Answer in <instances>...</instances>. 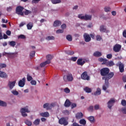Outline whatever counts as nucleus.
<instances>
[{
    "label": "nucleus",
    "mask_w": 126,
    "mask_h": 126,
    "mask_svg": "<svg viewBox=\"0 0 126 126\" xmlns=\"http://www.w3.org/2000/svg\"><path fill=\"white\" fill-rule=\"evenodd\" d=\"M79 124H80V125H83V126L80 125L76 123H73L72 126H85V125H86V120L84 119L80 120L79 121Z\"/></svg>",
    "instance_id": "obj_7"
},
{
    "label": "nucleus",
    "mask_w": 126,
    "mask_h": 126,
    "mask_svg": "<svg viewBox=\"0 0 126 126\" xmlns=\"http://www.w3.org/2000/svg\"><path fill=\"white\" fill-rule=\"evenodd\" d=\"M77 63L78 65H83L85 63V61H83V59L82 58H80L77 60Z\"/></svg>",
    "instance_id": "obj_19"
},
{
    "label": "nucleus",
    "mask_w": 126,
    "mask_h": 126,
    "mask_svg": "<svg viewBox=\"0 0 126 126\" xmlns=\"http://www.w3.org/2000/svg\"><path fill=\"white\" fill-rule=\"evenodd\" d=\"M122 112L123 114L126 115V107L123 108L122 109Z\"/></svg>",
    "instance_id": "obj_53"
},
{
    "label": "nucleus",
    "mask_w": 126,
    "mask_h": 126,
    "mask_svg": "<svg viewBox=\"0 0 126 126\" xmlns=\"http://www.w3.org/2000/svg\"><path fill=\"white\" fill-rule=\"evenodd\" d=\"M57 34H60V33H63V30H58L56 31Z\"/></svg>",
    "instance_id": "obj_54"
},
{
    "label": "nucleus",
    "mask_w": 126,
    "mask_h": 126,
    "mask_svg": "<svg viewBox=\"0 0 126 126\" xmlns=\"http://www.w3.org/2000/svg\"><path fill=\"white\" fill-rule=\"evenodd\" d=\"M56 105H57V103L56 102H52L50 104H49V107H51V110H52V108H54L56 107Z\"/></svg>",
    "instance_id": "obj_43"
},
{
    "label": "nucleus",
    "mask_w": 126,
    "mask_h": 126,
    "mask_svg": "<svg viewBox=\"0 0 126 126\" xmlns=\"http://www.w3.org/2000/svg\"><path fill=\"white\" fill-rule=\"evenodd\" d=\"M94 57L95 58H99L102 56V53L99 51H95L93 54Z\"/></svg>",
    "instance_id": "obj_23"
},
{
    "label": "nucleus",
    "mask_w": 126,
    "mask_h": 126,
    "mask_svg": "<svg viewBox=\"0 0 126 126\" xmlns=\"http://www.w3.org/2000/svg\"><path fill=\"white\" fill-rule=\"evenodd\" d=\"M11 93H12V94L13 95H14L15 96H17V95H18V94H19V93H18V92H17V91H15V90L12 91Z\"/></svg>",
    "instance_id": "obj_42"
},
{
    "label": "nucleus",
    "mask_w": 126,
    "mask_h": 126,
    "mask_svg": "<svg viewBox=\"0 0 126 126\" xmlns=\"http://www.w3.org/2000/svg\"><path fill=\"white\" fill-rule=\"evenodd\" d=\"M40 115L41 116V117H43L44 118H48L50 117V114L48 112L41 113L40 114Z\"/></svg>",
    "instance_id": "obj_24"
},
{
    "label": "nucleus",
    "mask_w": 126,
    "mask_h": 126,
    "mask_svg": "<svg viewBox=\"0 0 126 126\" xmlns=\"http://www.w3.org/2000/svg\"><path fill=\"white\" fill-rule=\"evenodd\" d=\"M99 31L102 33H110V31L107 30L106 26L101 25L99 27Z\"/></svg>",
    "instance_id": "obj_11"
},
{
    "label": "nucleus",
    "mask_w": 126,
    "mask_h": 126,
    "mask_svg": "<svg viewBox=\"0 0 126 126\" xmlns=\"http://www.w3.org/2000/svg\"><path fill=\"white\" fill-rule=\"evenodd\" d=\"M115 65V63L113 61H108L107 63L106 64V66H113Z\"/></svg>",
    "instance_id": "obj_31"
},
{
    "label": "nucleus",
    "mask_w": 126,
    "mask_h": 126,
    "mask_svg": "<svg viewBox=\"0 0 126 126\" xmlns=\"http://www.w3.org/2000/svg\"><path fill=\"white\" fill-rule=\"evenodd\" d=\"M18 85L20 87H24V85H25V78H23L19 81Z\"/></svg>",
    "instance_id": "obj_17"
},
{
    "label": "nucleus",
    "mask_w": 126,
    "mask_h": 126,
    "mask_svg": "<svg viewBox=\"0 0 126 126\" xmlns=\"http://www.w3.org/2000/svg\"><path fill=\"white\" fill-rule=\"evenodd\" d=\"M8 44L11 47H14L15 46V45H16V42H15V41H9Z\"/></svg>",
    "instance_id": "obj_33"
},
{
    "label": "nucleus",
    "mask_w": 126,
    "mask_h": 126,
    "mask_svg": "<svg viewBox=\"0 0 126 126\" xmlns=\"http://www.w3.org/2000/svg\"><path fill=\"white\" fill-rule=\"evenodd\" d=\"M78 17L80 18V19L85 21L91 20V19H92V16L87 14H86L85 16H82V14H79Z\"/></svg>",
    "instance_id": "obj_4"
},
{
    "label": "nucleus",
    "mask_w": 126,
    "mask_h": 126,
    "mask_svg": "<svg viewBox=\"0 0 126 126\" xmlns=\"http://www.w3.org/2000/svg\"><path fill=\"white\" fill-rule=\"evenodd\" d=\"M24 10V7L19 5L16 7V13L18 15H21L23 16L24 15V13H23V10Z\"/></svg>",
    "instance_id": "obj_3"
},
{
    "label": "nucleus",
    "mask_w": 126,
    "mask_h": 126,
    "mask_svg": "<svg viewBox=\"0 0 126 126\" xmlns=\"http://www.w3.org/2000/svg\"><path fill=\"white\" fill-rule=\"evenodd\" d=\"M115 99L114 98H111L110 100L108 102L107 104H108V108L109 109H112V107H113V105L115 103Z\"/></svg>",
    "instance_id": "obj_14"
},
{
    "label": "nucleus",
    "mask_w": 126,
    "mask_h": 126,
    "mask_svg": "<svg viewBox=\"0 0 126 126\" xmlns=\"http://www.w3.org/2000/svg\"><path fill=\"white\" fill-rule=\"evenodd\" d=\"M64 92L65 93H69V92H70V90L68 88H66L64 89Z\"/></svg>",
    "instance_id": "obj_51"
},
{
    "label": "nucleus",
    "mask_w": 126,
    "mask_h": 126,
    "mask_svg": "<svg viewBox=\"0 0 126 126\" xmlns=\"http://www.w3.org/2000/svg\"><path fill=\"white\" fill-rule=\"evenodd\" d=\"M25 15H28V14H30L32 13V12L30 10H26V11L24 12Z\"/></svg>",
    "instance_id": "obj_47"
},
{
    "label": "nucleus",
    "mask_w": 126,
    "mask_h": 126,
    "mask_svg": "<svg viewBox=\"0 0 126 126\" xmlns=\"http://www.w3.org/2000/svg\"><path fill=\"white\" fill-rule=\"evenodd\" d=\"M6 67V64L5 63H0V69L1 68H4Z\"/></svg>",
    "instance_id": "obj_45"
},
{
    "label": "nucleus",
    "mask_w": 126,
    "mask_h": 126,
    "mask_svg": "<svg viewBox=\"0 0 126 126\" xmlns=\"http://www.w3.org/2000/svg\"><path fill=\"white\" fill-rule=\"evenodd\" d=\"M110 73H112L113 74V77L115 75V73H114V72H110V69H109V68L105 67L100 70V75L101 76H103L102 77H108V75Z\"/></svg>",
    "instance_id": "obj_2"
},
{
    "label": "nucleus",
    "mask_w": 126,
    "mask_h": 126,
    "mask_svg": "<svg viewBox=\"0 0 126 126\" xmlns=\"http://www.w3.org/2000/svg\"><path fill=\"white\" fill-rule=\"evenodd\" d=\"M123 81L124 82H126V75L123 77Z\"/></svg>",
    "instance_id": "obj_64"
},
{
    "label": "nucleus",
    "mask_w": 126,
    "mask_h": 126,
    "mask_svg": "<svg viewBox=\"0 0 126 126\" xmlns=\"http://www.w3.org/2000/svg\"><path fill=\"white\" fill-rule=\"evenodd\" d=\"M19 38L20 39H25L26 38V36L23 34H21L19 36Z\"/></svg>",
    "instance_id": "obj_55"
},
{
    "label": "nucleus",
    "mask_w": 126,
    "mask_h": 126,
    "mask_svg": "<svg viewBox=\"0 0 126 126\" xmlns=\"http://www.w3.org/2000/svg\"><path fill=\"white\" fill-rule=\"evenodd\" d=\"M63 113L65 114V115H69V111L68 110H64Z\"/></svg>",
    "instance_id": "obj_63"
},
{
    "label": "nucleus",
    "mask_w": 126,
    "mask_h": 126,
    "mask_svg": "<svg viewBox=\"0 0 126 126\" xmlns=\"http://www.w3.org/2000/svg\"><path fill=\"white\" fill-rule=\"evenodd\" d=\"M25 123L28 126H32V122H30L28 120H26Z\"/></svg>",
    "instance_id": "obj_41"
},
{
    "label": "nucleus",
    "mask_w": 126,
    "mask_h": 126,
    "mask_svg": "<svg viewBox=\"0 0 126 126\" xmlns=\"http://www.w3.org/2000/svg\"><path fill=\"white\" fill-rule=\"evenodd\" d=\"M61 25L62 22H61L60 21L57 20L54 22L53 26L54 27H58L59 26H61Z\"/></svg>",
    "instance_id": "obj_21"
},
{
    "label": "nucleus",
    "mask_w": 126,
    "mask_h": 126,
    "mask_svg": "<svg viewBox=\"0 0 126 126\" xmlns=\"http://www.w3.org/2000/svg\"><path fill=\"white\" fill-rule=\"evenodd\" d=\"M27 27L28 30H31L32 27H33V23L32 22L29 23L27 25Z\"/></svg>",
    "instance_id": "obj_30"
},
{
    "label": "nucleus",
    "mask_w": 126,
    "mask_h": 126,
    "mask_svg": "<svg viewBox=\"0 0 126 126\" xmlns=\"http://www.w3.org/2000/svg\"><path fill=\"white\" fill-rule=\"evenodd\" d=\"M15 83H16V81H14L13 82L9 81L8 84V86L9 87L10 90H12L13 87L15 86Z\"/></svg>",
    "instance_id": "obj_16"
},
{
    "label": "nucleus",
    "mask_w": 126,
    "mask_h": 126,
    "mask_svg": "<svg viewBox=\"0 0 126 126\" xmlns=\"http://www.w3.org/2000/svg\"><path fill=\"white\" fill-rule=\"evenodd\" d=\"M88 120L91 123L93 124V123H95V118L93 116H90L88 118Z\"/></svg>",
    "instance_id": "obj_28"
},
{
    "label": "nucleus",
    "mask_w": 126,
    "mask_h": 126,
    "mask_svg": "<svg viewBox=\"0 0 126 126\" xmlns=\"http://www.w3.org/2000/svg\"><path fill=\"white\" fill-rule=\"evenodd\" d=\"M46 59L47 61H49V62H51V60L53 59V56L51 55H48L46 56Z\"/></svg>",
    "instance_id": "obj_38"
},
{
    "label": "nucleus",
    "mask_w": 126,
    "mask_h": 126,
    "mask_svg": "<svg viewBox=\"0 0 126 126\" xmlns=\"http://www.w3.org/2000/svg\"><path fill=\"white\" fill-rule=\"evenodd\" d=\"M63 80L64 81H69L71 82L73 80V76L72 74H68L67 75H64L63 76Z\"/></svg>",
    "instance_id": "obj_6"
},
{
    "label": "nucleus",
    "mask_w": 126,
    "mask_h": 126,
    "mask_svg": "<svg viewBox=\"0 0 126 126\" xmlns=\"http://www.w3.org/2000/svg\"><path fill=\"white\" fill-rule=\"evenodd\" d=\"M33 124H34V125H35V126L39 125L40 124V120L39 119L35 120L34 121Z\"/></svg>",
    "instance_id": "obj_37"
},
{
    "label": "nucleus",
    "mask_w": 126,
    "mask_h": 126,
    "mask_svg": "<svg viewBox=\"0 0 126 126\" xmlns=\"http://www.w3.org/2000/svg\"><path fill=\"white\" fill-rule=\"evenodd\" d=\"M6 103L4 101L0 100V106H1L2 107H6Z\"/></svg>",
    "instance_id": "obj_36"
},
{
    "label": "nucleus",
    "mask_w": 126,
    "mask_h": 126,
    "mask_svg": "<svg viewBox=\"0 0 126 126\" xmlns=\"http://www.w3.org/2000/svg\"><path fill=\"white\" fill-rule=\"evenodd\" d=\"M46 40H48V41H50L51 40H55V37H54L53 36H48V37H47L46 38Z\"/></svg>",
    "instance_id": "obj_39"
},
{
    "label": "nucleus",
    "mask_w": 126,
    "mask_h": 126,
    "mask_svg": "<svg viewBox=\"0 0 126 126\" xmlns=\"http://www.w3.org/2000/svg\"><path fill=\"white\" fill-rule=\"evenodd\" d=\"M84 38L85 42H86L87 43L91 41V37H90L89 34L87 33H85L84 34Z\"/></svg>",
    "instance_id": "obj_15"
},
{
    "label": "nucleus",
    "mask_w": 126,
    "mask_h": 126,
    "mask_svg": "<svg viewBox=\"0 0 126 126\" xmlns=\"http://www.w3.org/2000/svg\"><path fill=\"white\" fill-rule=\"evenodd\" d=\"M66 38L68 41H69V42H71L72 41V37L70 34L67 35L66 36Z\"/></svg>",
    "instance_id": "obj_35"
},
{
    "label": "nucleus",
    "mask_w": 126,
    "mask_h": 126,
    "mask_svg": "<svg viewBox=\"0 0 126 126\" xmlns=\"http://www.w3.org/2000/svg\"><path fill=\"white\" fill-rule=\"evenodd\" d=\"M94 95L95 96H98V95H100L101 94V89L98 88L96 90V91L94 93Z\"/></svg>",
    "instance_id": "obj_29"
},
{
    "label": "nucleus",
    "mask_w": 126,
    "mask_h": 126,
    "mask_svg": "<svg viewBox=\"0 0 126 126\" xmlns=\"http://www.w3.org/2000/svg\"><path fill=\"white\" fill-rule=\"evenodd\" d=\"M84 90L86 92V93H91V92H92V89L88 87H86L84 89Z\"/></svg>",
    "instance_id": "obj_27"
},
{
    "label": "nucleus",
    "mask_w": 126,
    "mask_h": 126,
    "mask_svg": "<svg viewBox=\"0 0 126 126\" xmlns=\"http://www.w3.org/2000/svg\"><path fill=\"white\" fill-rule=\"evenodd\" d=\"M28 81H31L33 79V78H32V76L27 75V77Z\"/></svg>",
    "instance_id": "obj_46"
},
{
    "label": "nucleus",
    "mask_w": 126,
    "mask_h": 126,
    "mask_svg": "<svg viewBox=\"0 0 126 126\" xmlns=\"http://www.w3.org/2000/svg\"><path fill=\"white\" fill-rule=\"evenodd\" d=\"M75 107H76V103H73L71 104V109H73V108H75Z\"/></svg>",
    "instance_id": "obj_62"
},
{
    "label": "nucleus",
    "mask_w": 126,
    "mask_h": 126,
    "mask_svg": "<svg viewBox=\"0 0 126 126\" xmlns=\"http://www.w3.org/2000/svg\"><path fill=\"white\" fill-rule=\"evenodd\" d=\"M59 123L60 125H63V126H67L68 125V122L64 118L60 119L59 121Z\"/></svg>",
    "instance_id": "obj_12"
},
{
    "label": "nucleus",
    "mask_w": 126,
    "mask_h": 126,
    "mask_svg": "<svg viewBox=\"0 0 126 126\" xmlns=\"http://www.w3.org/2000/svg\"><path fill=\"white\" fill-rule=\"evenodd\" d=\"M51 63V61L50 60H47L46 61L41 63L40 65L41 67H44L45 65H47V64H50Z\"/></svg>",
    "instance_id": "obj_20"
},
{
    "label": "nucleus",
    "mask_w": 126,
    "mask_h": 126,
    "mask_svg": "<svg viewBox=\"0 0 126 126\" xmlns=\"http://www.w3.org/2000/svg\"><path fill=\"white\" fill-rule=\"evenodd\" d=\"M21 113L23 117H27V114L26 113H30V111L28 110V108L24 107L21 109Z\"/></svg>",
    "instance_id": "obj_8"
},
{
    "label": "nucleus",
    "mask_w": 126,
    "mask_h": 126,
    "mask_svg": "<svg viewBox=\"0 0 126 126\" xmlns=\"http://www.w3.org/2000/svg\"><path fill=\"white\" fill-rule=\"evenodd\" d=\"M40 0H32V3H38Z\"/></svg>",
    "instance_id": "obj_58"
},
{
    "label": "nucleus",
    "mask_w": 126,
    "mask_h": 126,
    "mask_svg": "<svg viewBox=\"0 0 126 126\" xmlns=\"http://www.w3.org/2000/svg\"><path fill=\"white\" fill-rule=\"evenodd\" d=\"M96 38L97 41H101V40H102V37L99 35H96Z\"/></svg>",
    "instance_id": "obj_52"
},
{
    "label": "nucleus",
    "mask_w": 126,
    "mask_h": 126,
    "mask_svg": "<svg viewBox=\"0 0 126 126\" xmlns=\"http://www.w3.org/2000/svg\"><path fill=\"white\" fill-rule=\"evenodd\" d=\"M71 105V102L68 99H66L64 103V106L68 108Z\"/></svg>",
    "instance_id": "obj_26"
},
{
    "label": "nucleus",
    "mask_w": 126,
    "mask_h": 126,
    "mask_svg": "<svg viewBox=\"0 0 126 126\" xmlns=\"http://www.w3.org/2000/svg\"><path fill=\"white\" fill-rule=\"evenodd\" d=\"M51 1L53 4H57L62 2V0H51Z\"/></svg>",
    "instance_id": "obj_34"
},
{
    "label": "nucleus",
    "mask_w": 126,
    "mask_h": 126,
    "mask_svg": "<svg viewBox=\"0 0 126 126\" xmlns=\"http://www.w3.org/2000/svg\"><path fill=\"white\" fill-rule=\"evenodd\" d=\"M3 56H6L8 58H15V57H16V54L4 52L3 53Z\"/></svg>",
    "instance_id": "obj_13"
},
{
    "label": "nucleus",
    "mask_w": 126,
    "mask_h": 126,
    "mask_svg": "<svg viewBox=\"0 0 126 126\" xmlns=\"http://www.w3.org/2000/svg\"><path fill=\"white\" fill-rule=\"evenodd\" d=\"M77 60V57L71 58V61H72V62H76Z\"/></svg>",
    "instance_id": "obj_59"
},
{
    "label": "nucleus",
    "mask_w": 126,
    "mask_h": 126,
    "mask_svg": "<svg viewBox=\"0 0 126 126\" xmlns=\"http://www.w3.org/2000/svg\"><path fill=\"white\" fill-rule=\"evenodd\" d=\"M8 77V76H7L6 73L0 70V77H1V78H4L5 79L6 78H7Z\"/></svg>",
    "instance_id": "obj_18"
},
{
    "label": "nucleus",
    "mask_w": 126,
    "mask_h": 126,
    "mask_svg": "<svg viewBox=\"0 0 126 126\" xmlns=\"http://www.w3.org/2000/svg\"><path fill=\"white\" fill-rule=\"evenodd\" d=\"M43 108L44 109H46V110H51V106H50V103H46L43 105Z\"/></svg>",
    "instance_id": "obj_25"
},
{
    "label": "nucleus",
    "mask_w": 126,
    "mask_h": 126,
    "mask_svg": "<svg viewBox=\"0 0 126 126\" xmlns=\"http://www.w3.org/2000/svg\"><path fill=\"white\" fill-rule=\"evenodd\" d=\"M108 62V61L107 59H104V60L102 61V64H105V65H107Z\"/></svg>",
    "instance_id": "obj_49"
},
{
    "label": "nucleus",
    "mask_w": 126,
    "mask_h": 126,
    "mask_svg": "<svg viewBox=\"0 0 126 126\" xmlns=\"http://www.w3.org/2000/svg\"><path fill=\"white\" fill-rule=\"evenodd\" d=\"M94 110H99V109H100V105H99V104H96L94 105Z\"/></svg>",
    "instance_id": "obj_50"
},
{
    "label": "nucleus",
    "mask_w": 126,
    "mask_h": 126,
    "mask_svg": "<svg viewBox=\"0 0 126 126\" xmlns=\"http://www.w3.org/2000/svg\"><path fill=\"white\" fill-rule=\"evenodd\" d=\"M65 53L69 56H72V55H74V52L70 50L65 51Z\"/></svg>",
    "instance_id": "obj_32"
},
{
    "label": "nucleus",
    "mask_w": 126,
    "mask_h": 126,
    "mask_svg": "<svg viewBox=\"0 0 126 126\" xmlns=\"http://www.w3.org/2000/svg\"><path fill=\"white\" fill-rule=\"evenodd\" d=\"M36 81L35 80H32L31 81V84H32V85H36Z\"/></svg>",
    "instance_id": "obj_56"
},
{
    "label": "nucleus",
    "mask_w": 126,
    "mask_h": 126,
    "mask_svg": "<svg viewBox=\"0 0 126 126\" xmlns=\"http://www.w3.org/2000/svg\"><path fill=\"white\" fill-rule=\"evenodd\" d=\"M106 58L109 59H112V58H113V55H112V54H108Z\"/></svg>",
    "instance_id": "obj_61"
},
{
    "label": "nucleus",
    "mask_w": 126,
    "mask_h": 126,
    "mask_svg": "<svg viewBox=\"0 0 126 126\" xmlns=\"http://www.w3.org/2000/svg\"><path fill=\"white\" fill-rule=\"evenodd\" d=\"M35 51H32L30 53V58L32 59V58H34L35 57Z\"/></svg>",
    "instance_id": "obj_40"
},
{
    "label": "nucleus",
    "mask_w": 126,
    "mask_h": 126,
    "mask_svg": "<svg viewBox=\"0 0 126 126\" xmlns=\"http://www.w3.org/2000/svg\"><path fill=\"white\" fill-rule=\"evenodd\" d=\"M121 49H122V45L119 44H116L113 47V51L115 53H119L121 51Z\"/></svg>",
    "instance_id": "obj_10"
},
{
    "label": "nucleus",
    "mask_w": 126,
    "mask_h": 126,
    "mask_svg": "<svg viewBox=\"0 0 126 126\" xmlns=\"http://www.w3.org/2000/svg\"><path fill=\"white\" fill-rule=\"evenodd\" d=\"M111 10V8L110 7L106 6L104 7V11L105 12H109Z\"/></svg>",
    "instance_id": "obj_44"
},
{
    "label": "nucleus",
    "mask_w": 126,
    "mask_h": 126,
    "mask_svg": "<svg viewBox=\"0 0 126 126\" xmlns=\"http://www.w3.org/2000/svg\"><path fill=\"white\" fill-rule=\"evenodd\" d=\"M81 78L83 79V80H90V77L88 76V73L87 71L84 72L81 74Z\"/></svg>",
    "instance_id": "obj_9"
},
{
    "label": "nucleus",
    "mask_w": 126,
    "mask_h": 126,
    "mask_svg": "<svg viewBox=\"0 0 126 126\" xmlns=\"http://www.w3.org/2000/svg\"><path fill=\"white\" fill-rule=\"evenodd\" d=\"M113 74L112 73H111L109 75L107 76V77H102V80H105L104 85L102 87L103 90H104V91H106L107 90V88L109 87L110 86V84L109 83V80L111 79V78H112Z\"/></svg>",
    "instance_id": "obj_1"
},
{
    "label": "nucleus",
    "mask_w": 126,
    "mask_h": 126,
    "mask_svg": "<svg viewBox=\"0 0 126 126\" xmlns=\"http://www.w3.org/2000/svg\"><path fill=\"white\" fill-rule=\"evenodd\" d=\"M61 28L62 29H65V28H66V25L65 24H63L61 25Z\"/></svg>",
    "instance_id": "obj_60"
},
{
    "label": "nucleus",
    "mask_w": 126,
    "mask_h": 126,
    "mask_svg": "<svg viewBox=\"0 0 126 126\" xmlns=\"http://www.w3.org/2000/svg\"><path fill=\"white\" fill-rule=\"evenodd\" d=\"M121 104L122 106H126V100L125 99H123L121 101Z\"/></svg>",
    "instance_id": "obj_48"
},
{
    "label": "nucleus",
    "mask_w": 126,
    "mask_h": 126,
    "mask_svg": "<svg viewBox=\"0 0 126 126\" xmlns=\"http://www.w3.org/2000/svg\"><path fill=\"white\" fill-rule=\"evenodd\" d=\"M75 117L77 120H80V119H82V118H83V114L81 112L78 113L76 114Z\"/></svg>",
    "instance_id": "obj_22"
},
{
    "label": "nucleus",
    "mask_w": 126,
    "mask_h": 126,
    "mask_svg": "<svg viewBox=\"0 0 126 126\" xmlns=\"http://www.w3.org/2000/svg\"><path fill=\"white\" fill-rule=\"evenodd\" d=\"M116 66H118L120 72L123 73L125 72V64L121 62H118L116 64Z\"/></svg>",
    "instance_id": "obj_5"
},
{
    "label": "nucleus",
    "mask_w": 126,
    "mask_h": 126,
    "mask_svg": "<svg viewBox=\"0 0 126 126\" xmlns=\"http://www.w3.org/2000/svg\"><path fill=\"white\" fill-rule=\"evenodd\" d=\"M11 10H12V7L9 6V7H7V11H8V12H10Z\"/></svg>",
    "instance_id": "obj_57"
}]
</instances>
